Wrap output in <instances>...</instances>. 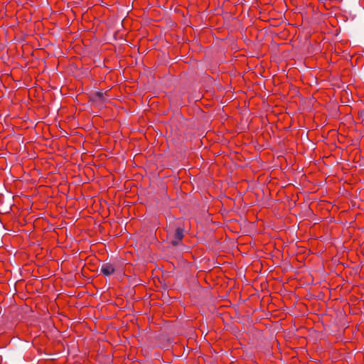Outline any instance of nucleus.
I'll list each match as a JSON object with an SVG mask.
<instances>
[{
  "label": "nucleus",
  "mask_w": 364,
  "mask_h": 364,
  "mask_svg": "<svg viewBox=\"0 0 364 364\" xmlns=\"http://www.w3.org/2000/svg\"><path fill=\"white\" fill-rule=\"evenodd\" d=\"M106 95L107 92L105 93L102 92H95L92 93L90 97L93 102H95L99 105H102L105 100V95Z\"/></svg>",
  "instance_id": "f257e3e1"
},
{
  "label": "nucleus",
  "mask_w": 364,
  "mask_h": 364,
  "mask_svg": "<svg viewBox=\"0 0 364 364\" xmlns=\"http://www.w3.org/2000/svg\"><path fill=\"white\" fill-rule=\"evenodd\" d=\"M183 237V230L181 228H177L173 235V239L171 240V244L174 246L178 245Z\"/></svg>",
  "instance_id": "f03ea898"
},
{
  "label": "nucleus",
  "mask_w": 364,
  "mask_h": 364,
  "mask_svg": "<svg viewBox=\"0 0 364 364\" xmlns=\"http://www.w3.org/2000/svg\"><path fill=\"white\" fill-rule=\"evenodd\" d=\"M114 267L110 263H105L101 267V272L105 276H109L114 272Z\"/></svg>",
  "instance_id": "7ed1b4c3"
}]
</instances>
